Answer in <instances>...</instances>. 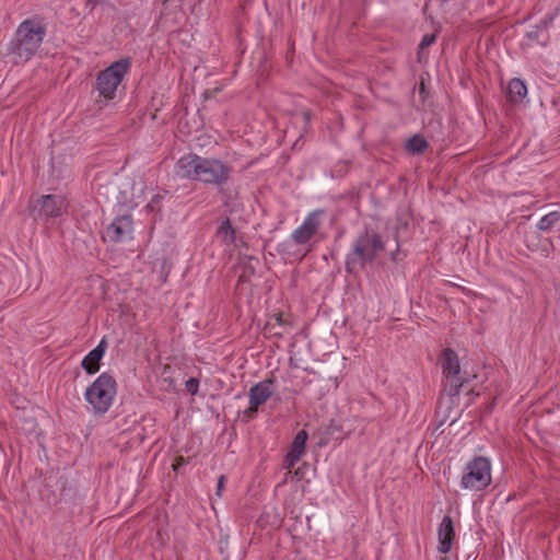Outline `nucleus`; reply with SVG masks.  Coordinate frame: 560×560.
I'll return each mask as SVG.
<instances>
[{"instance_id": "f257e3e1", "label": "nucleus", "mask_w": 560, "mask_h": 560, "mask_svg": "<svg viewBox=\"0 0 560 560\" xmlns=\"http://www.w3.org/2000/svg\"><path fill=\"white\" fill-rule=\"evenodd\" d=\"M232 167L219 159L197 154L183 155L175 165L176 176L205 184L223 185L231 177Z\"/></svg>"}, {"instance_id": "f03ea898", "label": "nucleus", "mask_w": 560, "mask_h": 560, "mask_svg": "<svg viewBox=\"0 0 560 560\" xmlns=\"http://www.w3.org/2000/svg\"><path fill=\"white\" fill-rule=\"evenodd\" d=\"M46 36V25L42 19L33 18L23 21L15 33L13 52L16 62L27 61L34 56Z\"/></svg>"}, {"instance_id": "7ed1b4c3", "label": "nucleus", "mask_w": 560, "mask_h": 560, "mask_svg": "<svg viewBox=\"0 0 560 560\" xmlns=\"http://www.w3.org/2000/svg\"><path fill=\"white\" fill-rule=\"evenodd\" d=\"M130 67V59L122 58L98 72L95 80V90L97 91L95 101L97 104H107L116 98L118 88L129 72Z\"/></svg>"}, {"instance_id": "20e7f679", "label": "nucleus", "mask_w": 560, "mask_h": 560, "mask_svg": "<svg viewBox=\"0 0 560 560\" xmlns=\"http://www.w3.org/2000/svg\"><path fill=\"white\" fill-rule=\"evenodd\" d=\"M351 248L352 252L348 254L346 260L348 271H353L358 265L363 267L373 261L378 253L384 250L385 241L376 232L365 231L353 241Z\"/></svg>"}, {"instance_id": "39448f33", "label": "nucleus", "mask_w": 560, "mask_h": 560, "mask_svg": "<svg viewBox=\"0 0 560 560\" xmlns=\"http://www.w3.org/2000/svg\"><path fill=\"white\" fill-rule=\"evenodd\" d=\"M116 394V380L104 372L86 388L84 398L94 413L103 415L112 407Z\"/></svg>"}, {"instance_id": "423d86ee", "label": "nucleus", "mask_w": 560, "mask_h": 560, "mask_svg": "<svg viewBox=\"0 0 560 560\" xmlns=\"http://www.w3.org/2000/svg\"><path fill=\"white\" fill-rule=\"evenodd\" d=\"M491 483V463L486 457L469 462L463 472L460 485L464 489L480 491Z\"/></svg>"}, {"instance_id": "0eeeda50", "label": "nucleus", "mask_w": 560, "mask_h": 560, "mask_svg": "<svg viewBox=\"0 0 560 560\" xmlns=\"http://www.w3.org/2000/svg\"><path fill=\"white\" fill-rule=\"evenodd\" d=\"M68 208V202L63 196L45 195L36 200L34 211L35 218L56 219L61 217Z\"/></svg>"}, {"instance_id": "6e6552de", "label": "nucleus", "mask_w": 560, "mask_h": 560, "mask_svg": "<svg viewBox=\"0 0 560 560\" xmlns=\"http://www.w3.org/2000/svg\"><path fill=\"white\" fill-rule=\"evenodd\" d=\"M440 364L447 383L453 388L454 393L457 394L463 386L458 355L454 350L447 348L443 350L440 357Z\"/></svg>"}, {"instance_id": "1a4fd4ad", "label": "nucleus", "mask_w": 560, "mask_h": 560, "mask_svg": "<svg viewBox=\"0 0 560 560\" xmlns=\"http://www.w3.org/2000/svg\"><path fill=\"white\" fill-rule=\"evenodd\" d=\"M132 218L130 214L117 215L103 232V240L106 242L119 243L131 240Z\"/></svg>"}, {"instance_id": "9d476101", "label": "nucleus", "mask_w": 560, "mask_h": 560, "mask_svg": "<svg viewBox=\"0 0 560 560\" xmlns=\"http://www.w3.org/2000/svg\"><path fill=\"white\" fill-rule=\"evenodd\" d=\"M272 381L265 380L255 384L249 389V406L244 411V418L253 419L258 411V408L264 405L272 395Z\"/></svg>"}, {"instance_id": "9b49d317", "label": "nucleus", "mask_w": 560, "mask_h": 560, "mask_svg": "<svg viewBox=\"0 0 560 560\" xmlns=\"http://www.w3.org/2000/svg\"><path fill=\"white\" fill-rule=\"evenodd\" d=\"M323 211L310 212L302 224L299 225L291 234V238L298 245L306 244L318 231L322 225Z\"/></svg>"}, {"instance_id": "f8f14e48", "label": "nucleus", "mask_w": 560, "mask_h": 560, "mask_svg": "<svg viewBox=\"0 0 560 560\" xmlns=\"http://www.w3.org/2000/svg\"><path fill=\"white\" fill-rule=\"evenodd\" d=\"M307 438L308 435L305 430L299 431L294 436L291 448L284 459V468L288 469L289 472H291L294 465L304 455Z\"/></svg>"}, {"instance_id": "ddd939ff", "label": "nucleus", "mask_w": 560, "mask_h": 560, "mask_svg": "<svg viewBox=\"0 0 560 560\" xmlns=\"http://www.w3.org/2000/svg\"><path fill=\"white\" fill-rule=\"evenodd\" d=\"M439 546L438 549L442 553H447L455 538V530L452 518L446 515L443 517L438 529Z\"/></svg>"}, {"instance_id": "4468645a", "label": "nucleus", "mask_w": 560, "mask_h": 560, "mask_svg": "<svg viewBox=\"0 0 560 560\" xmlns=\"http://www.w3.org/2000/svg\"><path fill=\"white\" fill-rule=\"evenodd\" d=\"M107 342L103 338L82 360L81 365L88 374H95L100 370V361L105 354Z\"/></svg>"}, {"instance_id": "2eb2a0df", "label": "nucleus", "mask_w": 560, "mask_h": 560, "mask_svg": "<svg viewBox=\"0 0 560 560\" xmlns=\"http://www.w3.org/2000/svg\"><path fill=\"white\" fill-rule=\"evenodd\" d=\"M527 95V88L521 79H512L508 84V98L513 103L521 102Z\"/></svg>"}, {"instance_id": "dca6fc26", "label": "nucleus", "mask_w": 560, "mask_h": 560, "mask_svg": "<svg viewBox=\"0 0 560 560\" xmlns=\"http://www.w3.org/2000/svg\"><path fill=\"white\" fill-rule=\"evenodd\" d=\"M217 237L226 245L235 243V230L232 228L229 219L224 220L218 228Z\"/></svg>"}, {"instance_id": "f3484780", "label": "nucleus", "mask_w": 560, "mask_h": 560, "mask_svg": "<svg viewBox=\"0 0 560 560\" xmlns=\"http://www.w3.org/2000/svg\"><path fill=\"white\" fill-rule=\"evenodd\" d=\"M428 147V142L419 135L411 137L406 142V149L410 153H422Z\"/></svg>"}, {"instance_id": "a211bd4d", "label": "nucleus", "mask_w": 560, "mask_h": 560, "mask_svg": "<svg viewBox=\"0 0 560 560\" xmlns=\"http://www.w3.org/2000/svg\"><path fill=\"white\" fill-rule=\"evenodd\" d=\"M560 222V211H551L544 215L538 222V229L541 231L550 230L555 224Z\"/></svg>"}, {"instance_id": "6ab92c4d", "label": "nucleus", "mask_w": 560, "mask_h": 560, "mask_svg": "<svg viewBox=\"0 0 560 560\" xmlns=\"http://www.w3.org/2000/svg\"><path fill=\"white\" fill-rule=\"evenodd\" d=\"M198 388H199V382L198 380L191 377L189 378L187 382H186V389L187 392H189L191 395H195L197 392H198Z\"/></svg>"}, {"instance_id": "aec40b11", "label": "nucleus", "mask_w": 560, "mask_h": 560, "mask_svg": "<svg viewBox=\"0 0 560 560\" xmlns=\"http://www.w3.org/2000/svg\"><path fill=\"white\" fill-rule=\"evenodd\" d=\"M225 482H226V477L224 475H221L219 480H218L217 491H215V495L219 499L222 498V493H223V490H224V487H225Z\"/></svg>"}, {"instance_id": "412c9836", "label": "nucleus", "mask_w": 560, "mask_h": 560, "mask_svg": "<svg viewBox=\"0 0 560 560\" xmlns=\"http://www.w3.org/2000/svg\"><path fill=\"white\" fill-rule=\"evenodd\" d=\"M434 42H435V35L427 34L423 36L419 47H420V49H424L425 47H429L430 45H432Z\"/></svg>"}, {"instance_id": "4be33fe9", "label": "nucleus", "mask_w": 560, "mask_h": 560, "mask_svg": "<svg viewBox=\"0 0 560 560\" xmlns=\"http://www.w3.org/2000/svg\"><path fill=\"white\" fill-rule=\"evenodd\" d=\"M275 319H276L277 324H279V325H283V324H284V322H283V319H282V315H281V314H277V315L275 316Z\"/></svg>"}, {"instance_id": "5701e85b", "label": "nucleus", "mask_w": 560, "mask_h": 560, "mask_svg": "<svg viewBox=\"0 0 560 560\" xmlns=\"http://www.w3.org/2000/svg\"><path fill=\"white\" fill-rule=\"evenodd\" d=\"M183 463V457H179L177 460V465H180Z\"/></svg>"}]
</instances>
